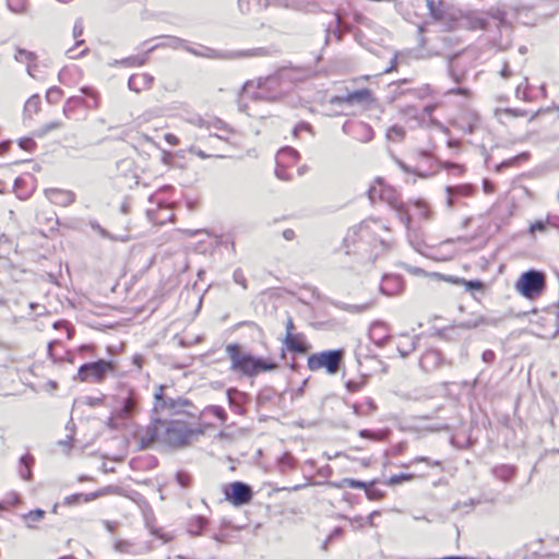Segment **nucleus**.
Wrapping results in <instances>:
<instances>
[{"instance_id": "obj_13", "label": "nucleus", "mask_w": 559, "mask_h": 559, "mask_svg": "<svg viewBox=\"0 0 559 559\" xmlns=\"http://www.w3.org/2000/svg\"><path fill=\"white\" fill-rule=\"evenodd\" d=\"M136 439L142 450L151 448L155 442L162 444L160 417L154 415L152 423L138 432Z\"/></svg>"}, {"instance_id": "obj_30", "label": "nucleus", "mask_w": 559, "mask_h": 559, "mask_svg": "<svg viewBox=\"0 0 559 559\" xmlns=\"http://www.w3.org/2000/svg\"><path fill=\"white\" fill-rule=\"evenodd\" d=\"M377 409V406L372 399L367 397L364 403H356L353 405V412L355 415L369 416Z\"/></svg>"}, {"instance_id": "obj_58", "label": "nucleus", "mask_w": 559, "mask_h": 559, "mask_svg": "<svg viewBox=\"0 0 559 559\" xmlns=\"http://www.w3.org/2000/svg\"><path fill=\"white\" fill-rule=\"evenodd\" d=\"M144 61H145L144 58L131 57V58L122 59L120 61V63L126 64V66H142L144 63Z\"/></svg>"}, {"instance_id": "obj_7", "label": "nucleus", "mask_w": 559, "mask_h": 559, "mask_svg": "<svg viewBox=\"0 0 559 559\" xmlns=\"http://www.w3.org/2000/svg\"><path fill=\"white\" fill-rule=\"evenodd\" d=\"M280 85V79L277 76L266 78L263 82H260L254 88L251 82H247L242 88V99L251 98L254 100H277L283 92H273Z\"/></svg>"}, {"instance_id": "obj_10", "label": "nucleus", "mask_w": 559, "mask_h": 559, "mask_svg": "<svg viewBox=\"0 0 559 559\" xmlns=\"http://www.w3.org/2000/svg\"><path fill=\"white\" fill-rule=\"evenodd\" d=\"M115 371L112 361L98 359L93 362L83 364L78 371V379L80 381H94L102 382L107 373Z\"/></svg>"}, {"instance_id": "obj_33", "label": "nucleus", "mask_w": 559, "mask_h": 559, "mask_svg": "<svg viewBox=\"0 0 559 559\" xmlns=\"http://www.w3.org/2000/svg\"><path fill=\"white\" fill-rule=\"evenodd\" d=\"M408 229V233H407V239H408V242L409 245L419 253H423L424 250L426 249V243L425 241L423 240V238L420 237V235L416 231V230H412L409 228V225H405Z\"/></svg>"}, {"instance_id": "obj_31", "label": "nucleus", "mask_w": 559, "mask_h": 559, "mask_svg": "<svg viewBox=\"0 0 559 559\" xmlns=\"http://www.w3.org/2000/svg\"><path fill=\"white\" fill-rule=\"evenodd\" d=\"M492 473L497 479L509 483L515 475V467L511 465H500L496 466Z\"/></svg>"}, {"instance_id": "obj_36", "label": "nucleus", "mask_w": 559, "mask_h": 559, "mask_svg": "<svg viewBox=\"0 0 559 559\" xmlns=\"http://www.w3.org/2000/svg\"><path fill=\"white\" fill-rule=\"evenodd\" d=\"M40 109V98L38 95H32L25 103L24 111L26 115L32 117L33 114H37Z\"/></svg>"}, {"instance_id": "obj_24", "label": "nucleus", "mask_w": 559, "mask_h": 559, "mask_svg": "<svg viewBox=\"0 0 559 559\" xmlns=\"http://www.w3.org/2000/svg\"><path fill=\"white\" fill-rule=\"evenodd\" d=\"M443 358L439 350L428 349L421 356L419 365L426 371H432L438 369L442 365Z\"/></svg>"}, {"instance_id": "obj_20", "label": "nucleus", "mask_w": 559, "mask_h": 559, "mask_svg": "<svg viewBox=\"0 0 559 559\" xmlns=\"http://www.w3.org/2000/svg\"><path fill=\"white\" fill-rule=\"evenodd\" d=\"M369 338L378 347H382L390 340L389 326L382 321L373 322L369 328Z\"/></svg>"}, {"instance_id": "obj_5", "label": "nucleus", "mask_w": 559, "mask_h": 559, "mask_svg": "<svg viewBox=\"0 0 559 559\" xmlns=\"http://www.w3.org/2000/svg\"><path fill=\"white\" fill-rule=\"evenodd\" d=\"M165 385H158L154 392L155 402L153 406V414L155 416L159 417L166 413L168 415H182L187 418H197L194 414L195 407L190 400L183 397H169L165 395Z\"/></svg>"}, {"instance_id": "obj_41", "label": "nucleus", "mask_w": 559, "mask_h": 559, "mask_svg": "<svg viewBox=\"0 0 559 559\" xmlns=\"http://www.w3.org/2000/svg\"><path fill=\"white\" fill-rule=\"evenodd\" d=\"M416 348V341L414 337H407V344L397 345V350L401 357L406 358Z\"/></svg>"}, {"instance_id": "obj_14", "label": "nucleus", "mask_w": 559, "mask_h": 559, "mask_svg": "<svg viewBox=\"0 0 559 559\" xmlns=\"http://www.w3.org/2000/svg\"><path fill=\"white\" fill-rule=\"evenodd\" d=\"M199 126L204 128L211 136H216L226 142L231 141V139L236 135V132L233 128L217 118L211 120H200Z\"/></svg>"}, {"instance_id": "obj_55", "label": "nucleus", "mask_w": 559, "mask_h": 559, "mask_svg": "<svg viewBox=\"0 0 559 559\" xmlns=\"http://www.w3.org/2000/svg\"><path fill=\"white\" fill-rule=\"evenodd\" d=\"M280 464L284 467V468H293L295 466V460L294 457L289 454V453H285L281 459H280Z\"/></svg>"}, {"instance_id": "obj_47", "label": "nucleus", "mask_w": 559, "mask_h": 559, "mask_svg": "<svg viewBox=\"0 0 559 559\" xmlns=\"http://www.w3.org/2000/svg\"><path fill=\"white\" fill-rule=\"evenodd\" d=\"M373 483L374 481H372L370 485L368 484L365 492L369 500H379L383 497V492L380 489L372 487L371 485Z\"/></svg>"}, {"instance_id": "obj_6", "label": "nucleus", "mask_w": 559, "mask_h": 559, "mask_svg": "<svg viewBox=\"0 0 559 559\" xmlns=\"http://www.w3.org/2000/svg\"><path fill=\"white\" fill-rule=\"evenodd\" d=\"M369 199L374 202L377 199H380L386 202L392 209H394L397 213L400 221L407 225L411 224V217L405 213V205L400 200L397 192L391 188L384 186L381 181L378 185L370 187L368 190Z\"/></svg>"}, {"instance_id": "obj_35", "label": "nucleus", "mask_w": 559, "mask_h": 559, "mask_svg": "<svg viewBox=\"0 0 559 559\" xmlns=\"http://www.w3.org/2000/svg\"><path fill=\"white\" fill-rule=\"evenodd\" d=\"M405 138V129L399 124L390 127L386 131V139L391 142H402Z\"/></svg>"}, {"instance_id": "obj_22", "label": "nucleus", "mask_w": 559, "mask_h": 559, "mask_svg": "<svg viewBox=\"0 0 559 559\" xmlns=\"http://www.w3.org/2000/svg\"><path fill=\"white\" fill-rule=\"evenodd\" d=\"M136 411V396L130 392L128 396L121 399V405L114 409V412L123 420L127 421Z\"/></svg>"}, {"instance_id": "obj_16", "label": "nucleus", "mask_w": 559, "mask_h": 559, "mask_svg": "<svg viewBox=\"0 0 559 559\" xmlns=\"http://www.w3.org/2000/svg\"><path fill=\"white\" fill-rule=\"evenodd\" d=\"M332 103H345L348 105L359 104H370L373 102L372 93L368 88H361L354 92H348L346 95L340 97H333L331 99Z\"/></svg>"}, {"instance_id": "obj_38", "label": "nucleus", "mask_w": 559, "mask_h": 559, "mask_svg": "<svg viewBox=\"0 0 559 559\" xmlns=\"http://www.w3.org/2000/svg\"><path fill=\"white\" fill-rule=\"evenodd\" d=\"M372 306L373 302L369 301L361 305L341 304L338 305V308L350 313H361L369 310Z\"/></svg>"}, {"instance_id": "obj_9", "label": "nucleus", "mask_w": 559, "mask_h": 559, "mask_svg": "<svg viewBox=\"0 0 559 559\" xmlns=\"http://www.w3.org/2000/svg\"><path fill=\"white\" fill-rule=\"evenodd\" d=\"M546 286L543 272L530 270L524 272L515 284L516 289L526 298L538 296Z\"/></svg>"}, {"instance_id": "obj_26", "label": "nucleus", "mask_w": 559, "mask_h": 559, "mask_svg": "<svg viewBox=\"0 0 559 559\" xmlns=\"http://www.w3.org/2000/svg\"><path fill=\"white\" fill-rule=\"evenodd\" d=\"M284 345L288 350L305 354L308 350V345L306 344L304 334H293L285 335Z\"/></svg>"}, {"instance_id": "obj_21", "label": "nucleus", "mask_w": 559, "mask_h": 559, "mask_svg": "<svg viewBox=\"0 0 559 559\" xmlns=\"http://www.w3.org/2000/svg\"><path fill=\"white\" fill-rule=\"evenodd\" d=\"M45 195L51 203L60 206H68L73 203L75 199V194L72 191L57 188L46 189Z\"/></svg>"}, {"instance_id": "obj_15", "label": "nucleus", "mask_w": 559, "mask_h": 559, "mask_svg": "<svg viewBox=\"0 0 559 559\" xmlns=\"http://www.w3.org/2000/svg\"><path fill=\"white\" fill-rule=\"evenodd\" d=\"M480 124V117L475 110L465 109L455 119L453 126L457 127L465 133L475 132Z\"/></svg>"}, {"instance_id": "obj_12", "label": "nucleus", "mask_w": 559, "mask_h": 559, "mask_svg": "<svg viewBox=\"0 0 559 559\" xmlns=\"http://www.w3.org/2000/svg\"><path fill=\"white\" fill-rule=\"evenodd\" d=\"M430 16L450 31L456 9L449 8L443 1L426 0Z\"/></svg>"}, {"instance_id": "obj_29", "label": "nucleus", "mask_w": 559, "mask_h": 559, "mask_svg": "<svg viewBox=\"0 0 559 559\" xmlns=\"http://www.w3.org/2000/svg\"><path fill=\"white\" fill-rule=\"evenodd\" d=\"M207 519L204 516H193L187 523V531L190 535L199 536L207 525Z\"/></svg>"}, {"instance_id": "obj_63", "label": "nucleus", "mask_w": 559, "mask_h": 559, "mask_svg": "<svg viewBox=\"0 0 559 559\" xmlns=\"http://www.w3.org/2000/svg\"><path fill=\"white\" fill-rule=\"evenodd\" d=\"M216 242L218 245H222V246H229V249L231 250L233 253L236 252V245H235V241L233 239L230 240H224V237L223 236H218L217 237V240Z\"/></svg>"}, {"instance_id": "obj_37", "label": "nucleus", "mask_w": 559, "mask_h": 559, "mask_svg": "<svg viewBox=\"0 0 559 559\" xmlns=\"http://www.w3.org/2000/svg\"><path fill=\"white\" fill-rule=\"evenodd\" d=\"M45 511L41 509H35L29 511L23 516L24 523L27 527H33L34 523L39 522L44 519Z\"/></svg>"}, {"instance_id": "obj_53", "label": "nucleus", "mask_w": 559, "mask_h": 559, "mask_svg": "<svg viewBox=\"0 0 559 559\" xmlns=\"http://www.w3.org/2000/svg\"><path fill=\"white\" fill-rule=\"evenodd\" d=\"M19 146L27 152H32L35 148L36 143L32 138H21L19 140Z\"/></svg>"}, {"instance_id": "obj_43", "label": "nucleus", "mask_w": 559, "mask_h": 559, "mask_svg": "<svg viewBox=\"0 0 559 559\" xmlns=\"http://www.w3.org/2000/svg\"><path fill=\"white\" fill-rule=\"evenodd\" d=\"M415 476L413 474H400V475H392L390 478L385 480V484L388 486H395L401 484L402 481H409L413 480Z\"/></svg>"}, {"instance_id": "obj_51", "label": "nucleus", "mask_w": 559, "mask_h": 559, "mask_svg": "<svg viewBox=\"0 0 559 559\" xmlns=\"http://www.w3.org/2000/svg\"><path fill=\"white\" fill-rule=\"evenodd\" d=\"M500 112H503L511 117H523L527 114V111L524 109L504 108V109H497L496 116H498Z\"/></svg>"}, {"instance_id": "obj_45", "label": "nucleus", "mask_w": 559, "mask_h": 559, "mask_svg": "<svg viewBox=\"0 0 559 559\" xmlns=\"http://www.w3.org/2000/svg\"><path fill=\"white\" fill-rule=\"evenodd\" d=\"M62 127H63L62 122L52 121V122L44 124L36 133L38 136H44L53 130L61 129Z\"/></svg>"}, {"instance_id": "obj_52", "label": "nucleus", "mask_w": 559, "mask_h": 559, "mask_svg": "<svg viewBox=\"0 0 559 559\" xmlns=\"http://www.w3.org/2000/svg\"><path fill=\"white\" fill-rule=\"evenodd\" d=\"M233 280L236 284L240 285L243 289H247V280L241 269H236L233 273Z\"/></svg>"}, {"instance_id": "obj_2", "label": "nucleus", "mask_w": 559, "mask_h": 559, "mask_svg": "<svg viewBox=\"0 0 559 559\" xmlns=\"http://www.w3.org/2000/svg\"><path fill=\"white\" fill-rule=\"evenodd\" d=\"M460 28L483 29L487 33H493L495 31L509 29V24L506 12L498 7L490 8L486 12L455 10L453 25L450 31Z\"/></svg>"}, {"instance_id": "obj_17", "label": "nucleus", "mask_w": 559, "mask_h": 559, "mask_svg": "<svg viewBox=\"0 0 559 559\" xmlns=\"http://www.w3.org/2000/svg\"><path fill=\"white\" fill-rule=\"evenodd\" d=\"M352 32V26L342 21L338 13H334V21L329 23L325 31V44H329L332 36L335 37L336 41H342L346 33Z\"/></svg>"}, {"instance_id": "obj_27", "label": "nucleus", "mask_w": 559, "mask_h": 559, "mask_svg": "<svg viewBox=\"0 0 559 559\" xmlns=\"http://www.w3.org/2000/svg\"><path fill=\"white\" fill-rule=\"evenodd\" d=\"M107 490L108 489L99 490V491H95V492H91V493H73V495L67 496L63 499V504L75 506L81 502H91V501L97 499L98 497H100L102 495H104V492Z\"/></svg>"}, {"instance_id": "obj_4", "label": "nucleus", "mask_w": 559, "mask_h": 559, "mask_svg": "<svg viewBox=\"0 0 559 559\" xmlns=\"http://www.w3.org/2000/svg\"><path fill=\"white\" fill-rule=\"evenodd\" d=\"M162 444L180 449L190 444L193 436L201 433L186 419H162Z\"/></svg>"}, {"instance_id": "obj_61", "label": "nucleus", "mask_w": 559, "mask_h": 559, "mask_svg": "<svg viewBox=\"0 0 559 559\" xmlns=\"http://www.w3.org/2000/svg\"><path fill=\"white\" fill-rule=\"evenodd\" d=\"M547 225H548L547 221L546 222L537 221V222L531 224L530 231L532 234H534L535 231H545Z\"/></svg>"}, {"instance_id": "obj_1", "label": "nucleus", "mask_w": 559, "mask_h": 559, "mask_svg": "<svg viewBox=\"0 0 559 559\" xmlns=\"http://www.w3.org/2000/svg\"><path fill=\"white\" fill-rule=\"evenodd\" d=\"M388 228L378 219H366L348 230L344 247L347 254H357L362 263H373L390 248L382 236Z\"/></svg>"}, {"instance_id": "obj_42", "label": "nucleus", "mask_w": 559, "mask_h": 559, "mask_svg": "<svg viewBox=\"0 0 559 559\" xmlns=\"http://www.w3.org/2000/svg\"><path fill=\"white\" fill-rule=\"evenodd\" d=\"M426 463L430 467H441V462L437 460H431L428 456H416L408 464H403V467H409L413 464L416 463Z\"/></svg>"}, {"instance_id": "obj_60", "label": "nucleus", "mask_w": 559, "mask_h": 559, "mask_svg": "<svg viewBox=\"0 0 559 559\" xmlns=\"http://www.w3.org/2000/svg\"><path fill=\"white\" fill-rule=\"evenodd\" d=\"M188 51L192 52L195 56H204V57H214V50L211 48H203L202 50H194L191 48H187Z\"/></svg>"}, {"instance_id": "obj_49", "label": "nucleus", "mask_w": 559, "mask_h": 559, "mask_svg": "<svg viewBox=\"0 0 559 559\" xmlns=\"http://www.w3.org/2000/svg\"><path fill=\"white\" fill-rule=\"evenodd\" d=\"M126 421H123L114 411L111 416L108 418L107 426L111 429H119L123 427Z\"/></svg>"}, {"instance_id": "obj_32", "label": "nucleus", "mask_w": 559, "mask_h": 559, "mask_svg": "<svg viewBox=\"0 0 559 559\" xmlns=\"http://www.w3.org/2000/svg\"><path fill=\"white\" fill-rule=\"evenodd\" d=\"M34 464V457L29 454H25L20 459V476L25 480L32 479V466Z\"/></svg>"}, {"instance_id": "obj_59", "label": "nucleus", "mask_w": 559, "mask_h": 559, "mask_svg": "<svg viewBox=\"0 0 559 559\" xmlns=\"http://www.w3.org/2000/svg\"><path fill=\"white\" fill-rule=\"evenodd\" d=\"M131 546L132 545L128 540H117L115 543V549L119 552H128Z\"/></svg>"}, {"instance_id": "obj_23", "label": "nucleus", "mask_w": 559, "mask_h": 559, "mask_svg": "<svg viewBox=\"0 0 559 559\" xmlns=\"http://www.w3.org/2000/svg\"><path fill=\"white\" fill-rule=\"evenodd\" d=\"M154 78L148 73H136L129 78L128 86L131 91L140 93L150 90Z\"/></svg>"}, {"instance_id": "obj_39", "label": "nucleus", "mask_w": 559, "mask_h": 559, "mask_svg": "<svg viewBox=\"0 0 559 559\" xmlns=\"http://www.w3.org/2000/svg\"><path fill=\"white\" fill-rule=\"evenodd\" d=\"M528 80L524 78L515 88V97L524 102H531V98L528 96Z\"/></svg>"}, {"instance_id": "obj_28", "label": "nucleus", "mask_w": 559, "mask_h": 559, "mask_svg": "<svg viewBox=\"0 0 559 559\" xmlns=\"http://www.w3.org/2000/svg\"><path fill=\"white\" fill-rule=\"evenodd\" d=\"M227 397L231 411L239 415L243 414L245 408L242 406V402L246 399V394L238 391L237 389H228Z\"/></svg>"}, {"instance_id": "obj_25", "label": "nucleus", "mask_w": 559, "mask_h": 559, "mask_svg": "<svg viewBox=\"0 0 559 559\" xmlns=\"http://www.w3.org/2000/svg\"><path fill=\"white\" fill-rule=\"evenodd\" d=\"M473 187L471 185H457L447 187V204L448 207H452L454 201L459 197H469L473 193Z\"/></svg>"}, {"instance_id": "obj_3", "label": "nucleus", "mask_w": 559, "mask_h": 559, "mask_svg": "<svg viewBox=\"0 0 559 559\" xmlns=\"http://www.w3.org/2000/svg\"><path fill=\"white\" fill-rule=\"evenodd\" d=\"M225 350L230 360V370L240 376L255 377L260 372L272 371L277 368V364L274 361L243 353L237 343L228 344Z\"/></svg>"}, {"instance_id": "obj_56", "label": "nucleus", "mask_w": 559, "mask_h": 559, "mask_svg": "<svg viewBox=\"0 0 559 559\" xmlns=\"http://www.w3.org/2000/svg\"><path fill=\"white\" fill-rule=\"evenodd\" d=\"M210 413L214 416H216L217 418H219L222 421H225L226 420V412L225 409L222 407V406H217V405H214V406H211L210 408Z\"/></svg>"}, {"instance_id": "obj_48", "label": "nucleus", "mask_w": 559, "mask_h": 559, "mask_svg": "<svg viewBox=\"0 0 559 559\" xmlns=\"http://www.w3.org/2000/svg\"><path fill=\"white\" fill-rule=\"evenodd\" d=\"M496 323H497V320H487L484 317H478L475 321L465 322V323H463V325L468 329H474L481 324H496Z\"/></svg>"}, {"instance_id": "obj_18", "label": "nucleus", "mask_w": 559, "mask_h": 559, "mask_svg": "<svg viewBox=\"0 0 559 559\" xmlns=\"http://www.w3.org/2000/svg\"><path fill=\"white\" fill-rule=\"evenodd\" d=\"M344 132L353 134L360 142H369L373 139V130L365 122H352L343 126Z\"/></svg>"}, {"instance_id": "obj_40", "label": "nucleus", "mask_w": 559, "mask_h": 559, "mask_svg": "<svg viewBox=\"0 0 559 559\" xmlns=\"http://www.w3.org/2000/svg\"><path fill=\"white\" fill-rule=\"evenodd\" d=\"M80 91H81V93L87 95L92 99L91 102L85 103V107L94 108V109L98 107V105H99L98 94L96 93L95 90H93L92 87L84 86V87H81Z\"/></svg>"}, {"instance_id": "obj_8", "label": "nucleus", "mask_w": 559, "mask_h": 559, "mask_svg": "<svg viewBox=\"0 0 559 559\" xmlns=\"http://www.w3.org/2000/svg\"><path fill=\"white\" fill-rule=\"evenodd\" d=\"M344 358L343 349L324 350L311 354L307 360V367L311 371L324 368L329 374H335Z\"/></svg>"}, {"instance_id": "obj_62", "label": "nucleus", "mask_w": 559, "mask_h": 559, "mask_svg": "<svg viewBox=\"0 0 559 559\" xmlns=\"http://www.w3.org/2000/svg\"><path fill=\"white\" fill-rule=\"evenodd\" d=\"M343 534V530L341 527H335L331 533L330 535L328 536V538L324 540L323 543V548L326 549V545L328 543H330L331 540H333L334 538L341 536Z\"/></svg>"}, {"instance_id": "obj_54", "label": "nucleus", "mask_w": 559, "mask_h": 559, "mask_svg": "<svg viewBox=\"0 0 559 559\" xmlns=\"http://www.w3.org/2000/svg\"><path fill=\"white\" fill-rule=\"evenodd\" d=\"M365 382L362 380L356 381V380H348L345 385L348 392L355 393L361 390Z\"/></svg>"}, {"instance_id": "obj_19", "label": "nucleus", "mask_w": 559, "mask_h": 559, "mask_svg": "<svg viewBox=\"0 0 559 559\" xmlns=\"http://www.w3.org/2000/svg\"><path fill=\"white\" fill-rule=\"evenodd\" d=\"M13 58L16 62L26 66V71L29 76L36 78L35 70L37 68V55L35 52L16 47L14 49Z\"/></svg>"}, {"instance_id": "obj_50", "label": "nucleus", "mask_w": 559, "mask_h": 559, "mask_svg": "<svg viewBox=\"0 0 559 559\" xmlns=\"http://www.w3.org/2000/svg\"><path fill=\"white\" fill-rule=\"evenodd\" d=\"M176 480L182 488H188L191 485V476L186 472H178Z\"/></svg>"}, {"instance_id": "obj_34", "label": "nucleus", "mask_w": 559, "mask_h": 559, "mask_svg": "<svg viewBox=\"0 0 559 559\" xmlns=\"http://www.w3.org/2000/svg\"><path fill=\"white\" fill-rule=\"evenodd\" d=\"M449 281L452 283L462 284L467 292L483 290L485 287L484 283L479 280H464V278H457V277L456 278L450 277Z\"/></svg>"}, {"instance_id": "obj_64", "label": "nucleus", "mask_w": 559, "mask_h": 559, "mask_svg": "<svg viewBox=\"0 0 559 559\" xmlns=\"http://www.w3.org/2000/svg\"><path fill=\"white\" fill-rule=\"evenodd\" d=\"M238 9L242 14L250 12V0H238Z\"/></svg>"}, {"instance_id": "obj_57", "label": "nucleus", "mask_w": 559, "mask_h": 559, "mask_svg": "<svg viewBox=\"0 0 559 559\" xmlns=\"http://www.w3.org/2000/svg\"><path fill=\"white\" fill-rule=\"evenodd\" d=\"M84 25H83V19L79 17L75 20L74 26H73V37L79 38L83 34Z\"/></svg>"}, {"instance_id": "obj_46", "label": "nucleus", "mask_w": 559, "mask_h": 559, "mask_svg": "<svg viewBox=\"0 0 559 559\" xmlns=\"http://www.w3.org/2000/svg\"><path fill=\"white\" fill-rule=\"evenodd\" d=\"M348 486L350 488H359L366 490L368 484L358 479L344 478L338 487Z\"/></svg>"}, {"instance_id": "obj_11", "label": "nucleus", "mask_w": 559, "mask_h": 559, "mask_svg": "<svg viewBox=\"0 0 559 559\" xmlns=\"http://www.w3.org/2000/svg\"><path fill=\"white\" fill-rule=\"evenodd\" d=\"M225 497L234 506H243L252 500V488L242 481H234L225 488Z\"/></svg>"}, {"instance_id": "obj_44", "label": "nucleus", "mask_w": 559, "mask_h": 559, "mask_svg": "<svg viewBox=\"0 0 559 559\" xmlns=\"http://www.w3.org/2000/svg\"><path fill=\"white\" fill-rule=\"evenodd\" d=\"M285 158L296 160L298 158V152L293 147H284L277 154L278 163Z\"/></svg>"}]
</instances>
